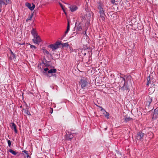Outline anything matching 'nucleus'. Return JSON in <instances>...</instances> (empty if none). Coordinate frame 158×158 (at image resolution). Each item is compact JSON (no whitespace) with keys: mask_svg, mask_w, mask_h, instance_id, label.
Returning <instances> with one entry per match:
<instances>
[{"mask_svg":"<svg viewBox=\"0 0 158 158\" xmlns=\"http://www.w3.org/2000/svg\"><path fill=\"white\" fill-rule=\"evenodd\" d=\"M62 9V10H63V11L64 12V13H65V15H66V12H65V10L64 9V8Z\"/></svg>","mask_w":158,"mask_h":158,"instance_id":"obj_35","label":"nucleus"},{"mask_svg":"<svg viewBox=\"0 0 158 158\" xmlns=\"http://www.w3.org/2000/svg\"><path fill=\"white\" fill-rule=\"evenodd\" d=\"M33 41L34 43L36 44H38L39 43L41 42V40L39 36L38 35L34 37Z\"/></svg>","mask_w":158,"mask_h":158,"instance_id":"obj_6","label":"nucleus"},{"mask_svg":"<svg viewBox=\"0 0 158 158\" xmlns=\"http://www.w3.org/2000/svg\"><path fill=\"white\" fill-rule=\"evenodd\" d=\"M7 143H8V146L10 147V146H11V141L10 140H8V141H7Z\"/></svg>","mask_w":158,"mask_h":158,"instance_id":"obj_28","label":"nucleus"},{"mask_svg":"<svg viewBox=\"0 0 158 158\" xmlns=\"http://www.w3.org/2000/svg\"><path fill=\"white\" fill-rule=\"evenodd\" d=\"M32 6H31V4L28 2H26L25 3L26 6L29 8L31 10H33L35 7V6L34 4L32 3Z\"/></svg>","mask_w":158,"mask_h":158,"instance_id":"obj_9","label":"nucleus"},{"mask_svg":"<svg viewBox=\"0 0 158 158\" xmlns=\"http://www.w3.org/2000/svg\"><path fill=\"white\" fill-rule=\"evenodd\" d=\"M69 8L72 12H73L76 10L78 7L76 5H71L69 6Z\"/></svg>","mask_w":158,"mask_h":158,"instance_id":"obj_13","label":"nucleus"},{"mask_svg":"<svg viewBox=\"0 0 158 158\" xmlns=\"http://www.w3.org/2000/svg\"><path fill=\"white\" fill-rule=\"evenodd\" d=\"M43 73H45V72H43Z\"/></svg>","mask_w":158,"mask_h":158,"instance_id":"obj_40","label":"nucleus"},{"mask_svg":"<svg viewBox=\"0 0 158 158\" xmlns=\"http://www.w3.org/2000/svg\"><path fill=\"white\" fill-rule=\"evenodd\" d=\"M59 4L62 9L64 8L63 5L61 3L59 2Z\"/></svg>","mask_w":158,"mask_h":158,"instance_id":"obj_29","label":"nucleus"},{"mask_svg":"<svg viewBox=\"0 0 158 158\" xmlns=\"http://www.w3.org/2000/svg\"><path fill=\"white\" fill-rule=\"evenodd\" d=\"M52 112H51V113H52V111H53V109H52Z\"/></svg>","mask_w":158,"mask_h":158,"instance_id":"obj_39","label":"nucleus"},{"mask_svg":"<svg viewBox=\"0 0 158 158\" xmlns=\"http://www.w3.org/2000/svg\"><path fill=\"white\" fill-rule=\"evenodd\" d=\"M82 24L80 23H79L77 27V31H80L82 29Z\"/></svg>","mask_w":158,"mask_h":158,"instance_id":"obj_16","label":"nucleus"},{"mask_svg":"<svg viewBox=\"0 0 158 158\" xmlns=\"http://www.w3.org/2000/svg\"><path fill=\"white\" fill-rule=\"evenodd\" d=\"M25 44V43L24 42L22 44H19L20 45H24Z\"/></svg>","mask_w":158,"mask_h":158,"instance_id":"obj_37","label":"nucleus"},{"mask_svg":"<svg viewBox=\"0 0 158 158\" xmlns=\"http://www.w3.org/2000/svg\"><path fill=\"white\" fill-rule=\"evenodd\" d=\"M44 70L45 72H47L49 70V69L48 68H46L44 69Z\"/></svg>","mask_w":158,"mask_h":158,"instance_id":"obj_31","label":"nucleus"},{"mask_svg":"<svg viewBox=\"0 0 158 158\" xmlns=\"http://www.w3.org/2000/svg\"><path fill=\"white\" fill-rule=\"evenodd\" d=\"M144 134L141 132H139L138 133L137 136L136 138L138 140H140L143 139V137L144 135Z\"/></svg>","mask_w":158,"mask_h":158,"instance_id":"obj_10","label":"nucleus"},{"mask_svg":"<svg viewBox=\"0 0 158 158\" xmlns=\"http://www.w3.org/2000/svg\"><path fill=\"white\" fill-rule=\"evenodd\" d=\"M98 9L99 10V13L100 14V16L102 21H104L105 20V16L106 15L104 13L105 10L103 9L102 6L101 4H100L98 7Z\"/></svg>","mask_w":158,"mask_h":158,"instance_id":"obj_3","label":"nucleus"},{"mask_svg":"<svg viewBox=\"0 0 158 158\" xmlns=\"http://www.w3.org/2000/svg\"><path fill=\"white\" fill-rule=\"evenodd\" d=\"M61 44L62 45L63 47H65L67 48L69 46V45L68 43H65L62 44H61Z\"/></svg>","mask_w":158,"mask_h":158,"instance_id":"obj_25","label":"nucleus"},{"mask_svg":"<svg viewBox=\"0 0 158 158\" xmlns=\"http://www.w3.org/2000/svg\"><path fill=\"white\" fill-rule=\"evenodd\" d=\"M69 20L68 21V24H69Z\"/></svg>","mask_w":158,"mask_h":158,"instance_id":"obj_38","label":"nucleus"},{"mask_svg":"<svg viewBox=\"0 0 158 158\" xmlns=\"http://www.w3.org/2000/svg\"><path fill=\"white\" fill-rule=\"evenodd\" d=\"M70 25L67 24V28L66 31L65 32V34H67L69 30Z\"/></svg>","mask_w":158,"mask_h":158,"instance_id":"obj_24","label":"nucleus"},{"mask_svg":"<svg viewBox=\"0 0 158 158\" xmlns=\"http://www.w3.org/2000/svg\"><path fill=\"white\" fill-rule=\"evenodd\" d=\"M33 14H32L27 19V20H26V21L27 22L28 21V20H31V19L32 18V16H33Z\"/></svg>","mask_w":158,"mask_h":158,"instance_id":"obj_26","label":"nucleus"},{"mask_svg":"<svg viewBox=\"0 0 158 158\" xmlns=\"http://www.w3.org/2000/svg\"><path fill=\"white\" fill-rule=\"evenodd\" d=\"M31 33L34 37L37 36V35H38L35 29L34 28H32V30H31Z\"/></svg>","mask_w":158,"mask_h":158,"instance_id":"obj_14","label":"nucleus"},{"mask_svg":"<svg viewBox=\"0 0 158 158\" xmlns=\"http://www.w3.org/2000/svg\"><path fill=\"white\" fill-rule=\"evenodd\" d=\"M158 118V107L155 109L152 117V118Z\"/></svg>","mask_w":158,"mask_h":158,"instance_id":"obj_11","label":"nucleus"},{"mask_svg":"<svg viewBox=\"0 0 158 158\" xmlns=\"http://www.w3.org/2000/svg\"><path fill=\"white\" fill-rule=\"evenodd\" d=\"M152 98L149 96L148 95L146 96L145 102L146 107L149 108V106L151 105V103L152 102Z\"/></svg>","mask_w":158,"mask_h":158,"instance_id":"obj_5","label":"nucleus"},{"mask_svg":"<svg viewBox=\"0 0 158 158\" xmlns=\"http://www.w3.org/2000/svg\"><path fill=\"white\" fill-rule=\"evenodd\" d=\"M2 5L0 4V12L2 10Z\"/></svg>","mask_w":158,"mask_h":158,"instance_id":"obj_33","label":"nucleus"},{"mask_svg":"<svg viewBox=\"0 0 158 158\" xmlns=\"http://www.w3.org/2000/svg\"><path fill=\"white\" fill-rule=\"evenodd\" d=\"M23 152H24L26 155L28 154V151L26 150H24L23 151Z\"/></svg>","mask_w":158,"mask_h":158,"instance_id":"obj_30","label":"nucleus"},{"mask_svg":"<svg viewBox=\"0 0 158 158\" xmlns=\"http://www.w3.org/2000/svg\"><path fill=\"white\" fill-rule=\"evenodd\" d=\"M10 126L11 129L12 130H14L15 132V133H17L18 132V130L17 129V127L16 125L14 123H10Z\"/></svg>","mask_w":158,"mask_h":158,"instance_id":"obj_7","label":"nucleus"},{"mask_svg":"<svg viewBox=\"0 0 158 158\" xmlns=\"http://www.w3.org/2000/svg\"><path fill=\"white\" fill-rule=\"evenodd\" d=\"M26 113L28 115H29L30 114V112L28 110H27L26 111Z\"/></svg>","mask_w":158,"mask_h":158,"instance_id":"obj_34","label":"nucleus"},{"mask_svg":"<svg viewBox=\"0 0 158 158\" xmlns=\"http://www.w3.org/2000/svg\"><path fill=\"white\" fill-rule=\"evenodd\" d=\"M30 48H32L33 50H35L36 48V47L35 46L32 45H30Z\"/></svg>","mask_w":158,"mask_h":158,"instance_id":"obj_27","label":"nucleus"},{"mask_svg":"<svg viewBox=\"0 0 158 158\" xmlns=\"http://www.w3.org/2000/svg\"><path fill=\"white\" fill-rule=\"evenodd\" d=\"M11 54L14 57H15V55H14V53L12 52V51L11 52Z\"/></svg>","mask_w":158,"mask_h":158,"instance_id":"obj_36","label":"nucleus"},{"mask_svg":"<svg viewBox=\"0 0 158 158\" xmlns=\"http://www.w3.org/2000/svg\"><path fill=\"white\" fill-rule=\"evenodd\" d=\"M11 3V0H0V4L3 5H6Z\"/></svg>","mask_w":158,"mask_h":158,"instance_id":"obj_8","label":"nucleus"},{"mask_svg":"<svg viewBox=\"0 0 158 158\" xmlns=\"http://www.w3.org/2000/svg\"><path fill=\"white\" fill-rule=\"evenodd\" d=\"M56 70L55 69H51L48 71V73L49 74L56 73Z\"/></svg>","mask_w":158,"mask_h":158,"instance_id":"obj_17","label":"nucleus"},{"mask_svg":"<svg viewBox=\"0 0 158 158\" xmlns=\"http://www.w3.org/2000/svg\"><path fill=\"white\" fill-rule=\"evenodd\" d=\"M61 44L60 42L57 41L55 44L50 45L48 47L52 48V51H54L59 48Z\"/></svg>","mask_w":158,"mask_h":158,"instance_id":"obj_4","label":"nucleus"},{"mask_svg":"<svg viewBox=\"0 0 158 158\" xmlns=\"http://www.w3.org/2000/svg\"><path fill=\"white\" fill-rule=\"evenodd\" d=\"M128 77H120V78L121 81L120 84L119 86L121 87V89L129 91L130 90L129 87L126 85L127 78Z\"/></svg>","mask_w":158,"mask_h":158,"instance_id":"obj_1","label":"nucleus"},{"mask_svg":"<svg viewBox=\"0 0 158 158\" xmlns=\"http://www.w3.org/2000/svg\"><path fill=\"white\" fill-rule=\"evenodd\" d=\"M99 107H100V108L101 109V111H102L103 112H106V116L108 117V116H109V113H107L106 111L102 107L99 106Z\"/></svg>","mask_w":158,"mask_h":158,"instance_id":"obj_23","label":"nucleus"},{"mask_svg":"<svg viewBox=\"0 0 158 158\" xmlns=\"http://www.w3.org/2000/svg\"><path fill=\"white\" fill-rule=\"evenodd\" d=\"M47 76L49 78L52 77L54 79H55L56 77V74H53V73L50 74H47Z\"/></svg>","mask_w":158,"mask_h":158,"instance_id":"obj_15","label":"nucleus"},{"mask_svg":"<svg viewBox=\"0 0 158 158\" xmlns=\"http://www.w3.org/2000/svg\"><path fill=\"white\" fill-rule=\"evenodd\" d=\"M111 3L113 5H116L117 4V2H118V0H110Z\"/></svg>","mask_w":158,"mask_h":158,"instance_id":"obj_22","label":"nucleus"},{"mask_svg":"<svg viewBox=\"0 0 158 158\" xmlns=\"http://www.w3.org/2000/svg\"><path fill=\"white\" fill-rule=\"evenodd\" d=\"M9 151L12 153L13 155L14 156H15L17 154V152H16L15 151H14L12 149H10L9 150Z\"/></svg>","mask_w":158,"mask_h":158,"instance_id":"obj_21","label":"nucleus"},{"mask_svg":"<svg viewBox=\"0 0 158 158\" xmlns=\"http://www.w3.org/2000/svg\"><path fill=\"white\" fill-rule=\"evenodd\" d=\"M79 83L81 85V87L84 89H87L90 86V84L86 79L81 78Z\"/></svg>","mask_w":158,"mask_h":158,"instance_id":"obj_2","label":"nucleus"},{"mask_svg":"<svg viewBox=\"0 0 158 158\" xmlns=\"http://www.w3.org/2000/svg\"><path fill=\"white\" fill-rule=\"evenodd\" d=\"M28 157L30 158V156L28 155V154L26 156H24V158H28Z\"/></svg>","mask_w":158,"mask_h":158,"instance_id":"obj_32","label":"nucleus"},{"mask_svg":"<svg viewBox=\"0 0 158 158\" xmlns=\"http://www.w3.org/2000/svg\"><path fill=\"white\" fill-rule=\"evenodd\" d=\"M65 139L66 140H71L73 137V135L72 134H66L65 135Z\"/></svg>","mask_w":158,"mask_h":158,"instance_id":"obj_12","label":"nucleus"},{"mask_svg":"<svg viewBox=\"0 0 158 158\" xmlns=\"http://www.w3.org/2000/svg\"><path fill=\"white\" fill-rule=\"evenodd\" d=\"M85 34H86V32H85Z\"/></svg>","mask_w":158,"mask_h":158,"instance_id":"obj_41","label":"nucleus"},{"mask_svg":"<svg viewBox=\"0 0 158 158\" xmlns=\"http://www.w3.org/2000/svg\"><path fill=\"white\" fill-rule=\"evenodd\" d=\"M42 50L43 52L45 54H46L47 55H50L49 52L45 49L43 48V49H42Z\"/></svg>","mask_w":158,"mask_h":158,"instance_id":"obj_19","label":"nucleus"},{"mask_svg":"<svg viewBox=\"0 0 158 158\" xmlns=\"http://www.w3.org/2000/svg\"><path fill=\"white\" fill-rule=\"evenodd\" d=\"M147 85H148L150 84H152V81L151 80V78L149 76L147 78Z\"/></svg>","mask_w":158,"mask_h":158,"instance_id":"obj_18","label":"nucleus"},{"mask_svg":"<svg viewBox=\"0 0 158 158\" xmlns=\"http://www.w3.org/2000/svg\"><path fill=\"white\" fill-rule=\"evenodd\" d=\"M132 119V118H130L129 116H128L127 115L125 117V121L127 122L129 121H130Z\"/></svg>","mask_w":158,"mask_h":158,"instance_id":"obj_20","label":"nucleus"}]
</instances>
